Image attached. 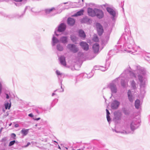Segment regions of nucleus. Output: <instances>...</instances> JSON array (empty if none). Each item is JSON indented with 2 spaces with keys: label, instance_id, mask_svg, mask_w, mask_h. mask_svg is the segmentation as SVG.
Returning <instances> with one entry per match:
<instances>
[{
  "label": "nucleus",
  "instance_id": "nucleus-29",
  "mask_svg": "<svg viewBox=\"0 0 150 150\" xmlns=\"http://www.w3.org/2000/svg\"><path fill=\"white\" fill-rule=\"evenodd\" d=\"M106 114H107V115H106V117H107V120L108 121V122H110V117L109 116V115L110 114V113L108 111V110L106 109Z\"/></svg>",
  "mask_w": 150,
  "mask_h": 150
},
{
  "label": "nucleus",
  "instance_id": "nucleus-52",
  "mask_svg": "<svg viewBox=\"0 0 150 150\" xmlns=\"http://www.w3.org/2000/svg\"><path fill=\"white\" fill-rule=\"evenodd\" d=\"M113 51H114L110 50V51H109V53H110L111 52H112Z\"/></svg>",
  "mask_w": 150,
  "mask_h": 150
},
{
  "label": "nucleus",
  "instance_id": "nucleus-49",
  "mask_svg": "<svg viewBox=\"0 0 150 150\" xmlns=\"http://www.w3.org/2000/svg\"><path fill=\"white\" fill-rule=\"evenodd\" d=\"M43 150H49L47 148H45L44 147H43Z\"/></svg>",
  "mask_w": 150,
  "mask_h": 150
},
{
  "label": "nucleus",
  "instance_id": "nucleus-47",
  "mask_svg": "<svg viewBox=\"0 0 150 150\" xmlns=\"http://www.w3.org/2000/svg\"><path fill=\"white\" fill-rule=\"evenodd\" d=\"M15 127H19V125L18 124H16L15 125Z\"/></svg>",
  "mask_w": 150,
  "mask_h": 150
},
{
  "label": "nucleus",
  "instance_id": "nucleus-30",
  "mask_svg": "<svg viewBox=\"0 0 150 150\" xmlns=\"http://www.w3.org/2000/svg\"><path fill=\"white\" fill-rule=\"evenodd\" d=\"M57 50L60 51H62L63 50V47L60 44H58L57 46Z\"/></svg>",
  "mask_w": 150,
  "mask_h": 150
},
{
  "label": "nucleus",
  "instance_id": "nucleus-24",
  "mask_svg": "<svg viewBox=\"0 0 150 150\" xmlns=\"http://www.w3.org/2000/svg\"><path fill=\"white\" fill-rule=\"evenodd\" d=\"M131 87L133 89H135L137 88V84L134 80L130 81Z\"/></svg>",
  "mask_w": 150,
  "mask_h": 150
},
{
  "label": "nucleus",
  "instance_id": "nucleus-41",
  "mask_svg": "<svg viewBox=\"0 0 150 150\" xmlns=\"http://www.w3.org/2000/svg\"><path fill=\"white\" fill-rule=\"evenodd\" d=\"M11 137L13 138L14 139H15V137H16V135L14 133H12L11 134Z\"/></svg>",
  "mask_w": 150,
  "mask_h": 150
},
{
  "label": "nucleus",
  "instance_id": "nucleus-54",
  "mask_svg": "<svg viewBox=\"0 0 150 150\" xmlns=\"http://www.w3.org/2000/svg\"><path fill=\"white\" fill-rule=\"evenodd\" d=\"M58 148L59 149H61L60 147V146H59V145L58 146Z\"/></svg>",
  "mask_w": 150,
  "mask_h": 150
},
{
  "label": "nucleus",
  "instance_id": "nucleus-50",
  "mask_svg": "<svg viewBox=\"0 0 150 150\" xmlns=\"http://www.w3.org/2000/svg\"><path fill=\"white\" fill-rule=\"evenodd\" d=\"M81 54V53L80 52H79V53H78V56H79L80 55V54Z\"/></svg>",
  "mask_w": 150,
  "mask_h": 150
},
{
  "label": "nucleus",
  "instance_id": "nucleus-35",
  "mask_svg": "<svg viewBox=\"0 0 150 150\" xmlns=\"http://www.w3.org/2000/svg\"><path fill=\"white\" fill-rule=\"evenodd\" d=\"M123 113L126 115H128L129 113V110L125 108L123 111Z\"/></svg>",
  "mask_w": 150,
  "mask_h": 150
},
{
  "label": "nucleus",
  "instance_id": "nucleus-13",
  "mask_svg": "<svg viewBox=\"0 0 150 150\" xmlns=\"http://www.w3.org/2000/svg\"><path fill=\"white\" fill-rule=\"evenodd\" d=\"M81 22L82 23H85L87 24H90L91 23V20L88 17L85 16L81 20Z\"/></svg>",
  "mask_w": 150,
  "mask_h": 150
},
{
  "label": "nucleus",
  "instance_id": "nucleus-31",
  "mask_svg": "<svg viewBox=\"0 0 150 150\" xmlns=\"http://www.w3.org/2000/svg\"><path fill=\"white\" fill-rule=\"evenodd\" d=\"M83 78L87 77L88 79H89L93 76V75L91 74H89V75H88L86 73H84L83 74Z\"/></svg>",
  "mask_w": 150,
  "mask_h": 150
},
{
  "label": "nucleus",
  "instance_id": "nucleus-34",
  "mask_svg": "<svg viewBox=\"0 0 150 150\" xmlns=\"http://www.w3.org/2000/svg\"><path fill=\"white\" fill-rule=\"evenodd\" d=\"M93 40L95 42H98V38L96 35H94Z\"/></svg>",
  "mask_w": 150,
  "mask_h": 150
},
{
  "label": "nucleus",
  "instance_id": "nucleus-39",
  "mask_svg": "<svg viewBox=\"0 0 150 150\" xmlns=\"http://www.w3.org/2000/svg\"><path fill=\"white\" fill-rule=\"evenodd\" d=\"M15 142V140H13V141H11V142H10L9 143V144L8 145L9 146H11L13 145L14 144Z\"/></svg>",
  "mask_w": 150,
  "mask_h": 150
},
{
  "label": "nucleus",
  "instance_id": "nucleus-63",
  "mask_svg": "<svg viewBox=\"0 0 150 150\" xmlns=\"http://www.w3.org/2000/svg\"><path fill=\"white\" fill-rule=\"evenodd\" d=\"M82 2H83V0H82Z\"/></svg>",
  "mask_w": 150,
  "mask_h": 150
},
{
  "label": "nucleus",
  "instance_id": "nucleus-20",
  "mask_svg": "<svg viewBox=\"0 0 150 150\" xmlns=\"http://www.w3.org/2000/svg\"><path fill=\"white\" fill-rule=\"evenodd\" d=\"M76 4L75 3L70 2L69 5L66 6L65 7H64L63 9H68L69 8H74L76 7L75 4Z\"/></svg>",
  "mask_w": 150,
  "mask_h": 150
},
{
  "label": "nucleus",
  "instance_id": "nucleus-16",
  "mask_svg": "<svg viewBox=\"0 0 150 150\" xmlns=\"http://www.w3.org/2000/svg\"><path fill=\"white\" fill-rule=\"evenodd\" d=\"M68 37L67 36H62L60 39L59 41L63 44H65L68 42Z\"/></svg>",
  "mask_w": 150,
  "mask_h": 150
},
{
  "label": "nucleus",
  "instance_id": "nucleus-43",
  "mask_svg": "<svg viewBox=\"0 0 150 150\" xmlns=\"http://www.w3.org/2000/svg\"><path fill=\"white\" fill-rule=\"evenodd\" d=\"M28 116L29 117H33V115L32 113H30L28 114Z\"/></svg>",
  "mask_w": 150,
  "mask_h": 150
},
{
  "label": "nucleus",
  "instance_id": "nucleus-55",
  "mask_svg": "<svg viewBox=\"0 0 150 150\" xmlns=\"http://www.w3.org/2000/svg\"><path fill=\"white\" fill-rule=\"evenodd\" d=\"M28 8V7H26L25 8V11L26 10V9H27Z\"/></svg>",
  "mask_w": 150,
  "mask_h": 150
},
{
  "label": "nucleus",
  "instance_id": "nucleus-5",
  "mask_svg": "<svg viewBox=\"0 0 150 150\" xmlns=\"http://www.w3.org/2000/svg\"><path fill=\"white\" fill-rule=\"evenodd\" d=\"M106 10L110 15L111 16V18L112 20L114 22L116 18V13L115 11L109 7H107Z\"/></svg>",
  "mask_w": 150,
  "mask_h": 150
},
{
  "label": "nucleus",
  "instance_id": "nucleus-45",
  "mask_svg": "<svg viewBox=\"0 0 150 150\" xmlns=\"http://www.w3.org/2000/svg\"><path fill=\"white\" fill-rule=\"evenodd\" d=\"M33 119H34V120H40V118L38 117V118H34Z\"/></svg>",
  "mask_w": 150,
  "mask_h": 150
},
{
  "label": "nucleus",
  "instance_id": "nucleus-27",
  "mask_svg": "<svg viewBox=\"0 0 150 150\" xmlns=\"http://www.w3.org/2000/svg\"><path fill=\"white\" fill-rule=\"evenodd\" d=\"M29 129H23L21 131V133L24 136L26 135L28 133Z\"/></svg>",
  "mask_w": 150,
  "mask_h": 150
},
{
  "label": "nucleus",
  "instance_id": "nucleus-14",
  "mask_svg": "<svg viewBox=\"0 0 150 150\" xmlns=\"http://www.w3.org/2000/svg\"><path fill=\"white\" fill-rule=\"evenodd\" d=\"M96 8L94 9L91 8H88V15L94 17L96 16Z\"/></svg>",
  "mask_w": 150,
  "mask_h": 150
},
{
  "label": "nucleus",
  "instance_id": "nucleus-58",
  "mask_svg": "<svg viewBox=\"0 0 150 150\" xmlns=\"http://www.w3.org/2000/svg\"><path fill=\"white\" fill-rule=\"evenodd\" d=\"M11 124H9V126H10L11 125Z\"/></svg>",
  "mask_w": 150,
  "mask_h": 150
},
{
  "label": "nucleus",
  "instance_id": "nucleus-56",
  "mask_svg": "<svg viewBox=\"0 0 150 150\" xmlns=\"http://www.w3.org/2000/svg\"><path fill=\"white\" fill-rule=\"evenodd\" d=\"M5 0H0V2L4 1Z\"/></svg>",
  "mask_w": 150,
  "mask_h": 150
},
{
  "label": "nucleus",
  "instance_id": "nucleus-48",
  "mask_svg": "<svg viewBox=\"0 0 150 150\" xmlns=\"http://www.w3.org/2000/svg\"><path fill=\"white\" fill-rule=\"evenodd\" d=\"M56 33H57L56 31H55V32H54V34L56 35V36H58L59 35L57 34Z\"/></svg>",
  "mask_w": 150,
  "mask_h": 150
},
{
  "label": "nucleus",
  "instance_id": "nucleus-62",
  "mask_svg": "<svg viewBox=\"0 0 150 150\" xmlns=\"http://www.w3.org/2000/svg\"><path fill=\"white\" fill-rule=\"evenodd\" d=\"M2 122V121H0V122Z\"/></svg>",
  "mask_w": 150,
  "mask_h": 150
},
{
  "label": "nucleus",
  "instance_id": "nucleus-17",
  "mask_svg": "<svg viewBox=\"0 0 150 150\" xmlns=\"http://www.w3.org/2000/svg\"><path fill=\"white\" fill-rule=\"evenodd\" d=\"M60 63L63 66H65L66 65L65 58L63 56H61L59 58Z\"/></svg>",
  "mask_w": 150,
  "mask_h": 150
},
{
  "label": "nucleus",
  "instance_id": "nucleus-19",
  "mask_svg": "<svg viewBox=\"0 0 150 150\" xmlns=\"http://www.w3.org/2000/svg\"><path fill=\"white\" fill-rule=\"evenodd\" d=\"M114 114L115 116V119L117 120H119L120 119L121 114L119 111H116L115 112H114Z\"/></svg>",
  "mask_w": 150,
  "mask_h": 150
},
{
  "label": "nucleus",
  "instance_id": "nucleus-22",
  "mask_svg": "<svg viewBox=\"0 0 150 150\" xmlns=\"http://www.w3.org/2000/svg\"><path fill=\"white\" fill-rule=\"evenodd\" d=\"M79 36L82 39H84L86 37V35L84 31L82 30H80L79 31Z\"/></svg>",
  "mask_w": 150,
  "mask_h": 150
},
{
  "label": "nucleus",
  "instance_id": "nucleus-46",
  "mask_svg": "<svg viewBox=\"0 0 150 150\" xmlns=\"http://www.w3.org/2000/svg\"><path fill=\"white\" fill-rule=\"evenodd\" d=\"M30 144V142H28L27 143V144L25 146V147H27Z\"/></svg>",
  "mask_w": 150,
  "mask_h": 150
},
{
  "label": "nucleus",
  "instance_id": "nucleus-33",
  "mask_svg": "<svg viewBox=\"0 0 150 150\" xmlns=\"http://www.w3.org/2000/svg\"><path fill=\"white\" fill-rule=\"evenodd\" d=\"M5 106L6 109H9L11 107V104H9L8 103H7L5 104Z\"/></svg>",
  "mask_w": 150,
  "mask_h": 150
},
{
  "label": "nucleus",
  "instance_id": "nucleus-61",
  "mask_svg": "<svg viewBox=\"0 0 150 150\" xmlns=\"http://www.w3.org/2000/svg\"><path fill=\"white\" fill-rule=\"evenodd\" d=\"M15 4L17 6V4L16 3H15Z\"/></svg>",
  "mask_w": 150,
  "mask_h": 150
},
{
  "label": "nucleus",
  "instance_id": "nucleus-8",
  "mask_svg": "<svg viewBox=\"0 0 150 150\" xmlns=\"http://www.w3.org/2000/svg\"><path fill=\"white\" fill-rule=\"evenodd\" d=\"M96 26L98 34L101 35L103 32L102 26L100 23H97L96 24Z\"/></svg>",
  "mask_w": 150,
  "mask_h": 150
},
{
  "label": "nucleus",
  "instance_id": "nucleus-10",
  "mask_svg": "<svg viewBox=\"0 0 150 150\" xmlns=\"http://www.w3.org/2000/svg\"><path fill=\"white\" fill-rule=\"evenodd\" d=\"M66 27V25L64 23H61L58 26L57 31L59 32H63L65 30Z\"/></svg>",
  "mask_w": 150,
  "mask_h": 150
},
{
  "label": "nucleus",
  "instance_id": "nucleus-42",
  "mask_svg": "<svg viewBox=\"0 0 150 150\" xmlns=\"http://www.w3.org/2000/svg\"><path fill=\"white\" fill-rule=\"evenodd\" d=\"M6 98L7 99H9L10 98V94L9 95L8 94H6Z\"/></svg>",
  "mask_w": 150,
  "mask_h": 150
},
{
  "label": "nucleus",
  "instance_id": "nucleus-37",
  "mask_svg": "<svg viewBox=\"0 0 150 150\" xmlns=\"http://www.w3.org/2000/svg\"><path fill=\"white\" fill-rule=\"evenodd\" d=\"M58 101V99H55L52 101V106H53Z\"/></svg>",
  "mask_w": 150,
  "mask_h": 150
},
{
  "label": "nucleus",
  "instance_id": "nucleus-38",
  "mask_svg": "<svg viewBox=\"0 0 150 150\" xmlns=\"http://www.w3.org/2000/svg\"><path fill=\"white\" fill-rule=\"evenodd\" d=\"M2 82L1 81H0V95H1L2 93Z\"/></svg>",
  "mask_w": 150,
  "mask_h": 150
},
{
  "label": "nucleus",
  "instance_id": "nucleus-64",
  "mask_svg": "<svg viewBox=\"0 0 150 150\" xmlns=\"http://www.w3.org/2000/svg\"><path fill=\"white\" fill-rule=\"evenodd\" d=\"M56 91H57L56 90L54 92H55Z\"/></svg>",
  "mask_w": 150,
  "mask_h": 150
},
{
  "label": "nucleus",
  "instance_id": "nucleus-7",
  "mask_svg": "<svg viewBox=\"0 0 150 150\" xmlns=\"http://www.w3.org/2000/svg\"><path fill=\"white\" fill-rule=\"evenodd\" d=\"M96 16L99 18H102L104 16V13L103 11L101 10L96 8Z\"/></svg>",
  "mask_w": 150,
  "mask_h": 150
},
{
  "label": "nucleus",
  "instance_id": "nucleus-53",
  "mask_svg": "<svg viewBox=\"0 0 150 150\" xmlns=\"http://www.w3.org/2000/svg\"><path fill=\"white\" fill-rule=\"evenodd\" d=\"M3 129V128L2 127L0 129V132H1L2 131V130Z\"/></svg>",
  "mask_w": 150,
  "mask_h": 150
},
{
  "label": "nucleus",
  "instance_id": "nucleus-3",
  "mask_svg": "<svg viewBox=\"0 0 150 150\" xmlns=\"http://www.w3.org/2000/svg\"><path fill=\"white\" fill-rule=\"evenodd\" d=\"M140 120L139 119L136 118L133 119L130 123V128L128 125H125L120 128H117L116 129H112L113 132L117 133H120L125 134L133 133L134 131L137 129L140 125Z\"/></svg>",
  "mask_w": 150,
  "mask_h": 150
},
{
  "label": "nucleus",
  "instance_id": "nucleus-44",
  "mask_svg": "<svg viewBox=\"0 0 150 150\" xmlns=\"http://www.w3.org/2000/svg\"><path fill=\"white\" fill-rule=\"evenodd\" d=\"M6 140V137L3 138L1 140V141L2 142H4Z\"/></svg>",
  "mask_w": 150,
  "mask_h": 150
},
{
  "label": "nucleus",
  "instance_id": "nucleus-36",
  "mask_svg": "<svg viewBox=\"0 0 150 150\" xmlns=\"http://www.w3.org/2000/svg\"><path fill=\"white\" fill-rule=\"evenodd\" d=\"M108 69L107 68L104 67H100L98 69H100L102 71H105Z\"/></svg>",
  "mask_w": 150,
  "mask_h": 150
},
{
  "label": "nucleus",
  "instance_id": "nucleus-25",
  "mask_svg": "<svg viewBox=\"0 0 150 150\" xmlns=\"http://www.w3.org/2000/svg\"><path fill=\"white\" fill-rule=\"evenodd\" d=\"M140 106V101L138 99H137L135 102V106L136 108L139 109Z\"/></svg>",
  "mask_w": 150,
  "mask_h": 150
},
{
  "label": "nucleus",
  "instance_id": "nucleus-51",
  "mask_svg": "<svg viewBox=\"0 0 150 150\" xmlns=\"http://www.w3.org/2000/svg\"><path fill=\"white\" fill-rule=\"evenodd\" d=\"M55 95V94L54 93H53L52 94V96H53L54 95Z\"/></svg>",
  "mask_w": 150,
  "mask_h": 150
},
{
  "label": "nucleus",
  "instance_id": "nucleus-32",
  "mask_svg": "<svg viewBox=\"0 0 150 150\" xmlns=\"http://www.w3.org/2000/svg\"><path fill=\"white\" fill-rule=\"evenodd\" d=\"M71 40L73 42H74L76 41L77 40V38L74 35H71Z\"/></svg>",
  "mask_w": 150,
  "mask_h": 150
},
{
  "label": "nucleus",
  "instance_id": "nucleus-60",
  "mask_svg": "<svg viewBox=\"0 0 150 150\" xmlns=\"http://www.w3.org/2000/svg\"><path fill=\"white\" fill-rule=\"evenodd\" d=\"M64 91V89H62V91L63 92Z\"/></svg>",
  "mask_w": 150,
  "mask_h": 150
},
{
  "label": "nucleus",
  "instance_id": "nucleus-59",
  "mask_svg": "<svg viewBox=\"0 0 150 150\" xmlns=\"http://www.w3.org/2000/svg\"><path fill=\"white\" fill-rule=\"evenodd\" d=\"M65 148H66L67 149H68V148H67V147H65Z\"/></svg>",
  "mask_w": 150,
  "mask_h": 150
},
{
  "label": "nucleus",
  "instance_id": "nucleus-26",
  "mask_svg": "<svg viewBox=\"0 0 150 150\" xmlns=\"http://www.w3.org/2000/svg\"><path fill=\"white\" fill-rule=\"evenodd\" d=\"M109 35H108L105 37V38L104 40H103L102 41L103 44L105 45V44H107L109 39Z\"/></svg>",
  "mask_w": 150,
  "mask_h": 150
},
{
  "label": "nucleus",
  "instance_id": "nucleus-40",
  "mask_svg": "<svg viewBox=\"0 0 150 150\" xmlns=\"http://www.w3.org/2000/svg\"><path fill=\"white\" fill-rule=\"evenodd\" d=\"M23 15V14H22L21 15H20L19 14H17L16 15V17L17 18H20Z\"/></svg>",
  "mask_w": 150,
  "mask_h": 150
},
{
  "label": "nucleus",
  "instance_id": "nucleus-2",
  "mask_svg": "<svg viewBox=\"0 0 150 150\" xmlns=\"http://www.w3.org/2000/svg\"><path fill=\"white\" fill-rule=\"evenodd\" d=\"M134 41L131 36V32L128 27L125 28V32L121 36L116 45L117 50L134 55L141 54L142 50L139 46L134 45Z\"/></svg>",
  "mask_w": 150,
  "mask_h": 150
},
{
  "label": "nucleus",
  "instance_id": "nucleus-12",
  "mask_svg": "<svg viewBox=\"0 0 150 150\" xmlns=\"http://www.w3.org/2000/svg\"><path fill=\"white\" fill-rule=\"evenodd\" d=\"M56 74L57 75L58 77L59 80H60L61 84V88L62 89V78H63L64 77V74L63 73H61L59 71L57 70L56 71Z\"/></svg>",
  "mask_w": 150,
  "mask_h": 150
},
{
  "label": "nucleus",
  "instance_id": "nucleus-6",
  "mask_svg": "<svg viewBox=\"0 0 150 150\" xmlns=\"http://www.w3.org/2000/svg\"><path fill=\"white\" fill-rule=\"evenodd\" d=\"M67 48L70 51L74 53L78 52L79 51V48L73 44H69L67 46Z\"/></svg>",
  "mask_w": 150,
  "mask_h": 150
},
{
  "label": "nucleus",
  "instance_id": "nucleus-11",
  "mask_svg": "<svg viewBox=\"0 0 150 150\" xmlns=\"http://www.w3.org/2000/svg\"><path fill=\"white\" fill-rule=\"evenodd\" d=\"M127 96L129 101L131 103H132L134 100L135 98L134 96L132 95L130 90L128 91Z\"/></svg>",
  "mask_w": 150,
  "mask_h": 150
},
{
  "label": "nucleus",
  "instance_id": "nucleus-9",
  "mask_svg": "<svg viewBox=\"0 0 150 150\" xmlns=\"http://www.w3.org/2000/svg\"><path fill=\"white\" fill-rule=\"evenodd\" d=\"M120 104V102L116 100H115L111 103V108L112 109H116L118 108Z\"/></svg>",
  "mask_w": 150,
  "mask_h": 150
},
{
  "label": "nucleus",
  "instance_id": "nucleus-1",
  "mask_svg": "<svg viewBox=\"0 0 150 150\" xmlns=\"http://www.w3.org/2000/svg\"><path fill=\"white\" fill-rule=\"evenodd\" d=\"M137 73L138 79L140 82L141 90H144L146 86V70L140 66H138L136 67L135 70L131 71L130 68L125 70L120 76L115 79L111 83H110L108 87L111 90L112 93H115L117 92V88L116 84L118 83L117 81L121 80V85L123 87H125L128 86V81L129 77L131 78H136L135 73Z\"/></svg>",
  "mask_w": 150,
  "mask_h": 150
},
{
  "label": "nucleus",
  "instance_id": "nucleus-4",
  "mask_svg": "<svg viewBox=\"0 0 150 150\" xmlns=\"http://www.w3.org/2000/svg\"><path fill=\"white\" fill-rule=\"evenodd\" d=\"M44 11L45 14L49 16H52L54 15L56 13V10L54 8H46L45 9Z\"/></svg>",
  "mask_w": 150,
  "mask_h": 150
},
{
  "label": "nucleus",
  "instance_id": "nucleus-57",
  "mask_svg": "<svg viewBox=\"0 0 150 150\" xmlns=\"http://www.w3.org/2000/svg\"><path fill=\"white\" fill-rule=\"evenodd\" d=\"M67 2H66V3H64V4H67Z\"/></svg>",
  "mask_w": 150,
  "mask_h": 150
},
{
  "label": "nucleus",
  "instance_id": "nucleus-18",
  "mask_svg": "<svg viewBox=\"0 0 150 150\" xmlns=\"http://www.w3.org/2000/svg\"><path fill=\"white\" fill-rule=\"evenodd\" d=\"M99 47V45L98 43H96L93 44V49L94 53H97L98 52Z\"/></svg>",
  "mask_w": 150,
  "mask_h": 150
},
{
  "label": "nucleus",
  "instance_id": "nucleus-28",
  "mask_svg": "<svg viewBox=\"0 0 150 150\" xmlns=\"http://www.w3.org/2000/svg\"><path fill=\"white\" fill-rule=\"evenodd\" d=\"M84 11L83 10H81L77 12L75 14L73 15L74 16H81L83 15Z\"/></svg>",
  "mask_w": 150,
  "mask_h": 150
},
{
  "label": "nucleus",
  "instance_id": "nucleus-21",
  "mask_svg": "<svg viewBox=\"0 0 150 150\" xmlns=\"http://www.w3.org/2000/svg\"><path fill=\"white\" fill-rule=\"evenodd\" d=\"M67 23L70 25H73L75 23L74 19L71 18H69L67 19Z\"/></svg>",
  "mask_w": 150,
  "mask_h": 150
},
{
  "label": "nucleus",
  "instance_id": "nucleus-15",
  "mask_svg": "<svg viewBox=\"0 0 150 150\" xmlns=\"http://www.w3.org/2000/svg\"><path fill=\"white\" fill-rule=\"evenodd\" d=\"M80 45L84 50L87 51L89 49L88 45L86 42H82L80 43Z\"/></svg>",
  "mask_w": 150,
  "mask_h": 150
},
{
  "label": "nucleus",
  "instance_id": "nucleus-23",
  "mask_svg": "<svg viewBox=\"0 0 150 150\" xmlns=\"http://www.w3.org/2000/svg\"><path fill=\"white\" fill-rule=\"evenodd\" d=\"M59 41L58 39L55 37L54 35H53L52 39V45L53 46H54L55 44L59 42Z\"/></svg>",
  "mask_w": 150,
  "mask_h": 150
}]
</instances>
